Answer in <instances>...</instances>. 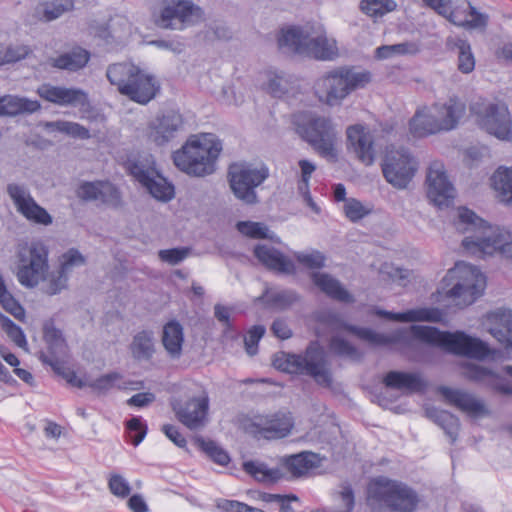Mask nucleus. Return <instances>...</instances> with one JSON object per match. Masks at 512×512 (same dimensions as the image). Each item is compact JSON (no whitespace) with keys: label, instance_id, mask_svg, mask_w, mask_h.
I'll list each match as a JSON object with an SVG mask.
<instances>
[{"label":"nucleus","instance_id":"35","mask_svg":"<svg viewBox=\"0 0 512 512\" xmlns=\"http://www.w3.org/2000/svg\"><path fill=\"white\" fill-rule=\"evenodd\" d=\"M184 341L183 328L175 320L169 321L163 328L162 343L172 358H179Z\"/></svg>","mask_w":512,"mask_h":512},{"label":"nucleus","instance_id":"51","mask_svg":"<svg viewBox=\"0 0 512 512\" xmlns=\"http://www.w3.org/2000/svg\"><path fill=\"white\" fill-rule=\"evenodd\" d=\"M407 322H440L443 316L439 308H418L406 311Z\"/></svg>","mask_w":512,"mask_h":512},{"label":"nucleus","instance_id":"21","mask_svg":"<svg viewBox=\"0 0 512 512\" xmlns=\"http://www.w3.org/2000/svg\"><path fill=\"white\" fill-rule=\"evenodd\" d=\"M438 391L449 404L454 405L472 418H479L490 414L484 402L468 392L446 386H440Z\"/></svg>","mask_w":512,"mask_h":512},{"label":"nucleus","instance_id":"50","mask_svg":"<svg viewBox=\"0 0 512 512\" xmlns=\"http://www.w3.org/2000/svg\"><path fill=\"white\" fill-rule=\"evenodd\" d=\"M0 325L7 336L18 346L24 348L27 345L26 337L20 326L15 324L9 317L0 312Z\"/></svg>","mask_w":512,"mask_h":512},{"label":"nucleus","instance_id":"30","mask_svg":"<svg viewBox=\"0 0 512 512\" xmlns=\"http://www.w3.org/2000/svg\"><path fill=\"white\" fill-rule=\"evenodd\" d=\"M320 462L321 459L318 454L303 451L283 458L282 466L292 477L298 478L305 475L309 470L318 467Z\"/></svg>","mask_w":512,"mask_h":512},{"label":"nucleus","instance_id":"41","mask_svg":"<svg viewBox=\"0 0 512 512\" xmlns=\"http://www.w3.org/2000/svg\"><path fill=\"white\" fill-rule=\"evenodd\" d=\"M45 126L48 129L58 131L76 139L86 140L91 137L90 131L83 125L76 122L58 120L47 122Z\"/></svg>","mask_w":512,"mask_h":512},{"label":"nucleus","instance_id":"9","mask_svg":"<svg viewBox=\"0 0 512 512\" xmlns=\"http://www.w3.org/2000/svg\"><path fill=\"white\" fill-rule=\"evenodd\" d=\"M442 290L447 298L459 308L473 304L483 293L486 280L480 270L466 262H457L448 270L442 281Z\"/></svg>","mask_w":512,"mask_h":512},{"label":"nucleus","instance_id":"24","mask_svg":"<svg viewBox=\"0 0 512 512\" xmlns=\"http://www.w3.org/2000/svg\"><path fill=\"white\" fill-rule=\"evenodd\" d=\"M348 147L353 150L356 157L366 166L375 161L374 139L369 131L362 125L350 126L347 129Z\"/></svg>","mask_w":512,"mask_h":512},{"label":"nucleus","instance_id":"40","mask_svg":"<svg viewBox=\"0 0 512 512\" xmlns=\"http://www.w3.org/2000/svg\"><path fill=\"white\" fill-rule=\"evenodd\" d=\"M46 274L47 275H45L43 279L45 284L42 287V290L45 294L53 296L60 294L63 290L67 289L69 274L66 273L63 269L58 267L57 270Z\"/></svg>","mask_w":512,"mask_h":512},{"label":"nucleus","instance_id":"17","mask_svg":"<svg viewBox=\"0 0 512 512\" xmlns=\"http://www.w3.org/2000/svg\"><path fill=\"white\" fill-rule=\"evenodd\" d=\"M6 192L16 210L28 221L44 226L52 224V216L35 201L25 185L9 183Z\"/></svg>","mask_w":512,"mask_h":512},{"label":"nucleus","instance_id":"53","mask_svg":"<svg viewBox=\"0 0 512 512\" xmlns=\"http://www.w3.org/2000/svg\"><path fill=\"white\" fill-rule=\"evenodd\" d=\"M108 488L111 494L118 498H126L131 493L129 482L118 473H111L108 478Z\"/></svg>","mask_w":512,"mask_h":512},{"label":"nucleus","instance_id":"58","mask_svg":"<svg viewBox=\"0 0 512 512\" xmlns=\"http://www.w3.org/2000/svg\"><path fill=\"white\" fill-rule=\"evenodd\" d=\"M296 260L309 269H321L325 266L326 257L320 251L311 253L298 252L295 254Z\"/></svg>","mask_w":512,"mask_h":512},{"label":"nucleus","instance_id":"25","mask_svg":"<svg viewBox=\"0 0 512 512\" xmlns=\"http://www.w3.org/2000/svg\"><path fill=\"white\" fill-rule=\"evenodd\" d=\"M423 3L433 9L439 15L457 26L466 23V17L471 8L468 0H422Z\"/></svg>","mask_w":512,"mask_h":512},{"label":"nucleus","instance_id":"7","mask_svg":"<svg viewBox=\"0 0 512 512\" xmlns=\"http://www.w3.org/2000/svg\"><path fill=\"white\" fill-rule=\"evenodd\" d=\"M106 76L120 94L142 105L149 103L160 91L154 75L130 62L109 65Z\"/></svg>","mask_w":512,"mask_h":512},{"label":"nucleus","instance_id":"39","mask_svg":"<svg viewBox=\"0 0 512 512\" xmlns=\"http://www.w3.org/2000/svg\"><path fill=\"white\" fill-rule=\"evenodd\" d=\"M243 469L255 480L264 483H275L284 477L280 468H268L265 464L254 461L244 462Z\"/></svg>","mask_w":512,"mask_h":512},{"label":"nucleus","instance_id":"62","mask_svg":"<svg viewBox=\"0 0 512 512\" xmlns=\"http://www.w3.org/2000/svg\"><path fill=\"white\" fill-rule=\"evenodd\" d=\"M31 53V50L26 45H10L2 47V56L4 65L18 62L26 58Z\"/></svg>","mask_w":512,"mask_h":512},{"label":"nucleus","instance_id":"19","mask_svg":"<svg viewBox=\"0 0 512 512\" xmlns=\"http://www.w3.org/2000/svg\"><path fill=\"white\" fill-rule=\"evenodd\" d=\"M427 196L434 205L448 207L454 200L455 189L441 163H433L427 172Z\"/></svg>","mask_w":512,"mask_h":512},{"label":"nucleus","instance_id":"4","mask_svg":"<svg viewBox=\"0 0 512 512\" xmlns=\"http://www.w3.org/2000/svg\"><path fill=\"white\" fill-rule=\"evenodd\" d=\"M292 124L299 137L329 162L338 160L339 131L330 117L311 112H299L292 116Z\"/></svg>","mask_w":512,"mask_h":512},{"label":"nucleus","instance_id":"16","mask_svg":"<svg viewBox=\"0 0 512 512\" xmlns=\"http://www.w3.org/2000/svg\"><path fill=\"white\" fill-rule=\"evenodd\" d=\"M48 270V251L42 244H32L29 257L20 256L16 273L19 283L26 288L36 287L44 279Z\"/></svg>","mask_w":512,"mask_h":512},{"label":"nucleus","instance_id":"22","mask_svg":"<svg viewBox=\"0 0 512 512\" xmlns=\"http://www.w3.org/2000/svg\"><path fill=\"white\" fill-rule=\"evenodd\" d=\"M257 432L266 439L286 437L293 428V419L289 413H275L255 417L253 422Z\"/></svg>","mask_w":512,"mask_h":512},{"label":"nucleus","instance_id":"6","mask_svg":"<svg viewBox=\"0 0 512 512\" xmlns=\"http://www.w3.org/2000/svg\"><path fill=\"white\" fill-rule=\"evenodd\" d=\"M278 44L281 49L316 60L330 61L338 56L336 41L328 39L321 26H292L282 30Z\"/></svg>","mask_w":512,"mask_h":512},{"label":"nucleus","instance_id":"14","mask_svg":"<svg viewBox=\"0 0 512 512\" xmlns=\"http://www.w3.org/2000/svg\"><path fill=\"white\" fill-rule=\"evenodd\" d=\"M381 166L386 181L397 189H405L418 169L416 160L405 148L388 150Z\"/></svg>","mask_w":512,"mask_h":512},{"label":"nucleus","instance_id":"34","mask_svg":"<svg viewBox=\"0 0 512 512\" xmlns=\"http://www.w3.org/2000/svg\"><path fill=\"white\" fill-rule=\"evenodd\" d=\"M127 173L142 186L154 176L155 162L151 155L145 157L129 158L125 163Z\"/></svg>","mask_w":512,"mask_h":512},{"label":"nucleus","instance_id":"61","mask_svg":"<svg viewBox=\"0 0 512 512\" xmlns=\"http://www.w3.org/2000/svg\"><path fill=\"white\" fill-rule=\"evenodd\" d=\"M207 40L228 41L232 38V31L222 22H212L205 30Z\"/></svg>","mask_w":512,"mask_h":512},{"label":"nucleus","instance_id":"55","mask_svg":"<svg viewBox=\"0 0 512 512\" xmlns=\"http://www.w3.org/2000/svg\"><path fill=\"white\" fill-rule=\"evenodd\" d=\"M268 92L273 96L280 98L290 89V81L284 73H274L269 77Z\"/></svg>","mask_w":512,"mask_h":512},{"label":"nucleus","instance_id":"28","mask_svg":"<svg viewBox=\"0 0 512 512\" xmlns=\"http://www.w3.org/2000/svg\"><path fill=\"white\" fill-rule=\"evenodd\" d=\"M383 383L386 387L409 392L424 391L427 384L417 373L390 371L388 372Z\"/></svg>","mask_w":512,"mask_h":512},{"label":"nucleus","instance_id":"48","mask_svg":"<svg viewBox=\"0 0 512 512\" xmlns=\"http://www.w3.org/2000/svg\"><path fill=\"white\" fill-rule=\"evenodd\" d=\"M329 348L335 355L347 357L352 360H359L362 356L354 345L340 336L331 337Z\"/></svg>","mask_w":512,"mask_h":512},{"label":"nucleus","instance_id":"23","mask_svg":"<svg viewBox=\"0 0 512 512\" xmlns=\"http://www.w3.org/2000/svg\"><path fill=\"white\" fill-rule=\"evenodd\" d=\"M488 332L507 350L512 351V309L496 308L486 314Z\"/></svg>","mask_w":512,"mask_h":512},{"label":"nucleus","instance_id":"1","mask_svg":"<svg viewBox=\"0 0 512 512\" xmlns=\"http://www.w3.org/2000/svg\"><path fill=\"white\" fill-rule=\"evenodd\" d=\"M339 327L374 345L405 342L410 334L415 340L442 348L455 355L484 360L494 354V350L486 342L471 337L463 331H440L432 326L411 325L409 329L400 328L392 335H385L370 328L358 327L343 321L339 323Z\"/></svg>","mask_w":512,"mask_h":512},{"label":"nucleus","instance_id":"60","mask_svg":"<svg viewBox=\"0 0 512 512\" xmlns=\"http://www.w3.org/2000/svg\"><path fill=\"white\" fill-rule=\"evenodd\" d=\"M98 201L118 207L121 203V193L115 185L109 182H102Z\"/></svg>","mask_w":512,"mask_h":512},{"label":"nucleus","instance_id":"3","mask_svg":"<svg viewBox=\"0 0 512 512\" xmlns=\"http://www.w3.org/2000/svg\"><path fill=\"white\" fill-rule=\"evenodd\" d=\"M371 81L370 71L345 65L319 77L314 84V91L321 102L328 106H337L354 91L364 89Z\"/></svg>","mask_w":512,"mask_h":512},{"label":"nucleus","instance_id":"13","mask_svg":"<svg viewBox=\"0 0 512 512\" xmlns=\"http://www.w3.org/2000/svg\"><path fill=\"white\" fill-rule=\"evenodd\" d=\"M170 405L176 419L190 430L202 429L208 422L209 396L204 389L185 398H172Z\"/></svg>","mask_w":512,"mask_h":512},{"label":"nucleus","instance_id":"20","mask_svg":"<svg viewBox=\"0 0 512 512\" xmlns=\"http://www.w3.org/2000/svg\"><path fill=\"white\" fill-rule=\"evenodd\" d=\"M37 93L44 100L59 106L85 107L89 105L87 93L80 88L43 84L38 87Z\"/></svg>","mask_w":512,"mask_h":512},{"label":"nucleus","instance_id":"38","mask_svg":"<svg viewBox=\"0 0 512 512\" xmlns=\"http://www.w3.org/2000/svg\"><path fill=\"white\" fill-rule=\"evenodd\" d=\"M491 180L500 201L512 206V167H499Z\"/></svg>","mask_w":512,"mask_h":512},{"label":"nucleus","instance_id":"64","mask_svg":"<svg viewBox=\"0 0 512 512\" xmlns=\"http://www.w3.org/2000/svg\"><path fill=\"white\" fill-rule=\"evenodd\" d=\"M217 508L223 512H265L262 509L249 506L236 500L221 499L217 502Z\"/></svg>","mask_w":512,"mask_h":512},{"label":"nucleus","instance_id":"44","mask_svg":"<svg viewBox=\"0 0 512 512\" xmlns=\"http://www.w3.org/2000/svg\"><path fill=\"white\" fill-rule=\"evenodd\" d=\"M299 296L293 290H280L268 293L266 295V304L268 307L276 310H286L298 301Z\"/></svg>","mask_w":512,"mask_h":512},{"label":"nucleus","instance_id":"52","mask_svg":"<svg viewBox=\"0 0 512 512\" xmlns=\"http://www.w3.org/2000/svg\"><path fill=\"white\" fill-rule=\"evenodd\" d=\"M43 337L51 351L61 349L65 343L61 330L57 329L52 320L43 325Z\"/></svg>","mask_w":512,"mask_h":512},{"label":"nucleus","instance_id":"18","mask_svg":"<svg viewBox=\"0 0 512 512\" xmlns=\"http://www.w3.org/2000/svg\"><path fill=\"white\" fill-rule=\"evenodd\" d=\"M184 128L182 114L174 109L158 113L148 124L147 136L157 146H163L173 140Z\"/></svg>","mask_w":512,"mask_h":512},{"label":"nucleus","instance_id":"12","mask_svg":"<svg viewBox=\"0 0 512 512\" xmlns=\"http://www.w3.org/2000/svg\"><path fill=\"white\" fill-rule=\"evenodd\" d=\"M269 177L265 165L255 167L249 163H234L228 168V179L234 196L247 205L259 202L256 188Z\"/></svg>","mask_w":512,"mask_h":512},{"label":"nucleus","instance_id":"36","mask_svg":"<svg viewBox=\"0 0 512 512\" xmlns=\"http://www.w3.org/2000/svg\"><path fill=\"white\" fill-rule=\"evenodd\" d=\"M426 414L435 424L443 429L445 434L450 438L451 443L457 440L460 430V421L457 416L446 410H439L437 408L427 409Z\"/></svg>","mask_w":512,"mask_h":512},{"label":"nucleus","instance_id":"31","mask_svg":"<svg viewBox=\"0 0 512 512\" xmlns=\"http://www.w3.org/2000/svg\"><path fill=\"white\" fill-rule=\"evenodd\" d=\"M433 111V106L416 111L409 122V130L414 137L421 138L441 132L437 115Z\"/></svg>","mask_w":512,"mask_h":512},{"label":"nucleus","instance_id":"57","mask_svg":"<svg viewBox=\"0 0 512 512\" xmlns=\"http://www.w3.org/2000/svg\"><path fill=\"white\" fill-rule=\"evenodd\" d=\"M191 252L189 247H177L171 249H163L158 252V257L162 262L170 265H177L185 260Z\"/></svg>","mask_w":512,"mask_h":512},{"label":"nucleus","instance_id":"27","mask_svg":"<svg viewBox=\"0 0 512 512\" xmlns=\"http://www.w3.org/2000/svg\"><path fill=\"white\" fill-rule=\"evenodd\" d=\"M433 113L437 115V121L441 131H450L457 127L460 119L465 114V104L456 97H451L443 104L433 105Z\"/></svg>","mask_w":512,"mask_h":512},{"label":"nucleus","instance_id":"32","mask_svg":"<svg viewBox=\"0 0 512 512\" xmlns=\"http://www.w3.org/2000/svg\"><path fill=\"white\" fill-rule=\"evenodd\" d=\"M41 109L37 100L14 95L0 97V116H17L21 114H32Z\"/></svg>","mask_w":512,"mask_h":512},{"label":"nucleus","instance_id":"33","mask_svg":"<svg viewBox=\"0 0 512 512\" xmlns=\"http://www.w3.org/2000/svg\"><path fill=\"white\" fill-rule=\"evenodd\" d=\"M90 59V53L84 48L74 47L52 59V66L58 69L76 72L84 68Z\"/></svg>","mask_w":512,"mask_h":512},{"label":"nucleus","instance_id":"37","mask_svg":"<svg viewBox=\"0 0 512 512\" xmlns=\"http://www.w3.org/2000/svg\"><path fill=\"white\" fill-rule=\"evenodd\" d=\"M132 357L137 361H149L155 352L153 332L142 330L134 335L130 344Z\"/></svg>","mask_w":512,"mask_h":512},{"label":"nucleus","instance_id":"11","mask_svg":"<svg viewBox=\"0 0 512 512\" xmlns=\"http://www.w3.org/2000/svg\"><path fill=\"white\" fill-rule=\"evenodd\" d=\"M203 9L192 0H160L154 23L165 30L183 31L204 20Z\"/></svg>","mask_w":512,"mask_h":512},{"label":"nucleus","instance_id":"56","mask_svg":"<svg viewBox=\"0 0 512 512\" xmlns=\"http://www.w3.org/2000/svg\"><path fill=\"white\" fill-rule=\"evenodd\" d=\"M121 378L122 375L120 373L110 372L90 381L88 387L99 394H104L111 390L115 386V382Z\"/></svg>","mask_w":512,"mask_h":512},{"label":"nucleus","instance_id":"29","mask_svg":"<svg viewBox=\"0 0 512 512\" xmlns=\"http://www.w3.org/2000/svg\"><path fill=\"white\" fill-rule=\"evenodd\" d=\"M311 279L314 285L330 298L344 303L354 301L353 296L342 286L340 281L330 274L313 272Z\"/></svg>","mask_w":512,"mask_h":512},{"label":"nucleus","instance_id":"8","mask_svg":"<svg viewBox=\"0 0 512 512\" xmlns=\"http://www.w3.org/2000/svg\"><path fill=\"white\" fill-rule=\"evenodd\" d=\"M272 365L275 369L298 375H308L319 385L329 387L332 374L324 349L317 341L311 342L304 355L279 351L273 355Z\"/></svg>","mask_w":512,"mask_h":512},{"label":"nucleus","instance_id":"59","mask_svg":"<svg viewBox=\"0 0 512 512\" xmlns=\"http://www.w3.org/2000/svg\"><path fill=\"white\" fill-rule=\"evenodd\" d=\"M343 209L346 217L352 222H357L370 212L369 209L355 198L345 200Z\"/></svg>","mask_w":512,"mask_h":512},{"label":"nucleus","instance_id":"49","mask_svg":"<svg viewBox=\"0 0 512 512\" xmlns=\"http://www.w3.org/2000/svg\"><path fill=\"white\" fill-rule=\"evenodd\" d=\"M236 228L242 235L252 239L271 238L268 235V227L260 222L239 221L236 224Z\"/></svg>","mask_w":512,"mask_h":512},{"label":"nucleus","instance_id":"5","mask_svg":"<svg viewBox=\"0 0 512 512\" xmlns=\"http://www.w3.org/2000/svg\"><path fill=\"white\" fill-rule=\"evenodd\" d=\"M221 151L222 144L213 134L192 136L181 149L173 153V162L189 176L205 177L215 172Z\"/></svg>","mask_w":512,"mask_h":512},{"label":"nucleus","instance_id":"26","mask_svg":"<svg viewBox=\"0 0 512 512\" xmlns=\"http://www.w3.org/2000/svg\"><path fill=\"white\" fill-rule=\"evenodd\" d=\"M253 252L258 261L267 269L283 274L295 273L294 263L275 247L257 244Z\"/></svg>","mask_w":512,"mask_h":512},{"label":"nucleus","instance_id":"63","mask_svg":"<svg viewBox=\"0 0 512 512\" xmlns=\"http://www.w3.org/2000/svg\"><path fill=\"white\" fill-rule=\"evenodd\" d=\"M73 9V2L70 0L53 1L47 3L44 8V17L47 21L59 18L63 13Z\"/></svg>","mask_w":512,"mask_h":512},{"label":"nucleus","instance_id":"46","mask_svg":"<svg viewBox=\"0 0 512 512\" xmlns=\"http://www.w3.org/2000/svg\"><path fill=\"white\" fill-rule=\"evenodd\" d=\"M396 8L394 0H362L360 10L374 18L382 17L385 13L391 12Z\"/></svg>","mask_w":512,"mask_h":512},{"label":"nucleus","instance_id":"42","mask_svg":"<svg viewBox=\"0 0 512 512\" xmlns=\"http://www.w3.org/2000/svg\"><path fill=\"white\" fill-rule=\"evenodd\" d=\"M195 444L216 464L225 466L229 463L230 457L228 453L217 445L215 441L196 437Z\"/></svg>","mask_w":512,"mask_h":512},{"label":"nucleus","instance_id":"15","mask_svg":"<svg viewBox=\"0 0 512 512\" xmlns=\"http://www.w3.org/2000/svg\"><path fill=\"white\" fill-rule=\"evenodd\" d=\"M478 116L482 129L503 141L512 140V119L508 107L504 103H489L483 108L472 107Z\"/></svg>","mask_w":512,"mask_h":512},{"label":"nucleus","instance_id":"45","mask_svg":"<svg viewBox=\"0 0 512 512\" xmlns=\"http://www.w3.org/2000/svg\"><path fill=\"white\" fill-rule=\"evenodd\" d=\"M259 499L265 502L267 505H277L279 512H296L292 503L299 504V498L294 494L280 495L271 493H260Z\"/></svg>","mask_w":512,"mask_h":512},{"label":"nucleus","instance_id":"2","mask_svg":"<svg viewBox=\"0 0 512 512\" xmlns=\"http://www.w3.org/2000/svg\"><path fill=\"white\" fill-rule=\"evenodd\" d=\"M459 224H466L465 231H472L471 235L462 240V246L467 252L479 256L499 253L503 257L512 258L511 231L487 225L483 219L467 208L460 210Z\"/></svg>","mask_w":512,"mask_h":512},{"label":"nucleus","instance_id":"43","mask_svg":"<svg viewBox=\"0 0 512 512\" xmlns=\"http://www.w3.org/2000/svg\"><path fill=\"white\" fill-rule=\"evenodd\" d=\"M143 187L152 197L163 202L170 201L175 195L174 186L163 177L156 180L153 176Z\"/></svg>","mask_w":512,"mask_h":512},{"label":"nucleus","instance_id":"47","mask_svg":"<svg viewBox=\"0 0 512 512\" xmlns=\"http://www.w3.org/2000/svg\"><path fill=\"white\" fill-rule=\"evenodd\" d=\"M455 47L458 49V69L462 73L468 74L474 70L475 58L471 50V45L465 39H457Z\"/></svg>","mask_w":512,"mask_h":512},{"label":"nucleus","instance_id":"54","mask_svg":"<svg viewBox=\"0 0 512 512\" xmlns=\"http://www.w3.org/2000/svg\"><path fill=\"white\" fill-rule=\"evenodd\" d=\"M39 358L44 364L51 366L53 371L62 376L71 386L74 385L78 378L75 371L64 367L58 359L52 358L44 353H42Z\"/></svg>","mask_w":512,"mask_h":512},{"label":"nucleus","instance_id":"10","mask_svg":"<svg viewBox=\"0 0 512 512\" xmlns=\"http://www.w3.org/2000/svg\"><path fill=\"white\" fill-rule=\"evenodd\" d=\"M417 504L416 492L403 483L380 477L368 485L367 505L373 512H413Z\"/></svg>","mask_w":512,"mask_h":512}]
</instances>
